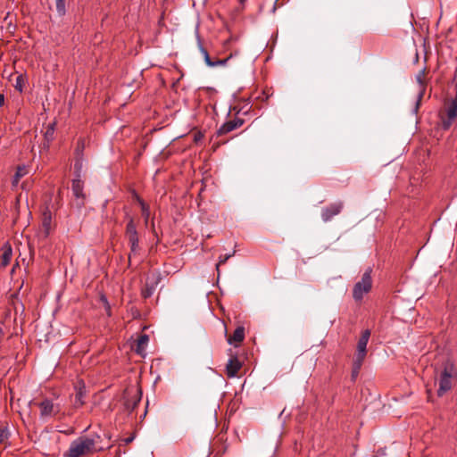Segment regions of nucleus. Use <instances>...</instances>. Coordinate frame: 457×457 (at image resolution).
Wrapping results in <instances>:
<instances>
[{
    "label": "nucleus",
    "instance_id": "13",
    "mask_svg": "<svg viewBox=\"0 0 457 457\" xmlns=\"http://www.w3.org/2000/svg\"><path fill=\"white\" fill-rule=\"evenodd\" d=\"M244 339L245 328L243 326H239L235 329L233 335L228 338V343L229 345H234L235 346H237V345L243 342Z\"/></svg>",
    "mask_w": 457,
    "mask_h": 457
},
{
    "label": "nucleus",
    "instance_id": "33",
    "mask_svg": "<svg viewBox=\"0 0 457 457\" xmlns=\"http://www.w3.org/2000/svg\"><path fill=\"white\" fill-rule=\"evenodd\" d=\"M4 104V96L0 94V107H2Z\"/></svg>",
    "mask_w": 457,
    "mask_h": 457
},
{
    "label": "nucleus",
    "instance_id": "16",
    "mask_svg": "<svg viewBox=\"0 0 457 457\" xmlns=\"http://www.w3.org/2000/svg\"><path fill=\"white\" fill-rule=\"evenodd\" d=\"M28 173H29V169L27 166H25V165L18 166L16 172L13 176L12 181V187H17L20 179L22 177H24L25 175H27Z\"/></svg>",
    "mask_w": 457,
    "mask_h": 457
},
{
    "label": "nucleus",
    "instance_id": "36",
    "mask_svg": "<svg viewBox=\"0 0 457 457\" xmlns=\"http://www.w3.org/2000/svg\"><path fill=\"white\" fill-rule=\"evenodd\" d=\"M421 97H422V93L420 94L419 99H420ZM419 102H420V100H418V102H417V106L419 105Z\"/></svg>",
    "mask_w": 457,
    "mask_h": 457
},
{
    "label": "nucleus",
    "instance_id": "40",
    "mask_svg": "<svg viewBox=\"0 0 457 457\" xmlns=\"http://www.w3.org/2000/svg\"><path fill=\"white\" fill-rule=\"evenodd\" d=\"M245 0H240L241 3H243Z\"/></svg>",
    "mask_w": 457,
    "mask_h": 457
},
{
    "label": "nucleus",
    "instance_id": "32",
    "mask_svg": "<svg viewBox=\"0 0 457 457\" xmlns=\"http://www.w3.org/2000/svg\"><path fill=\"white\" fill-rule=\"evenodd\" d=\"M423 77H424V71H421L416 77V79L418 81V83L423 87L424 85V82H423Z\"/></svg>",
    "mask_w": 457,
    "mask_h": 457
},
{
    "label": "nucleus",
    "instance_id": "8",
    "mask_svg": "<svg viewBox=\"0 0 457 457\" xmlns=\"http://www.w3.org/2000/svg\"><path fill=\"white\" fill-rule=\"evenodd\" d=\"M40 409V417L48 418L57 415L60 412V405L54 404L51 399L45 398L38 404Z\"/></svg>",
    "mask_w": 457,
    "mask_h": 457
},
{
    "label": "nucleus",
    "instance_id": "11",
    "mask_svg": "<svg viewBox=\"0 0 457 457\" xmlns=\"http://www.w3.org/2000/svg\"><path fill=\"white\" fill-rule=\"evenodd\" d=\"M71 189L73 195L77 199H81V204H83L85 200V194L83 192L84 182L81 180L80 178H75L72 179Z\"/></svg>",
    "mask_w": 457,
    "mask_h": 457
},
{
    "label": "nucleus",
    "instance_id": "23",
    "mask_svg": "<svg viewBox=\"0 0 457 457\" xmlns=\"http://www.w3.org/2000/svg\"><path fill=\"white\" fill-rule=\"evenodd\" d=\"M85 148L84 139L79 138L77 143V147L75 149V154L77 158H82L83 151Z\"/></svg>",
    "mask_w": 457,
    "mask_h": 457
},
{
    "label": "nucleus",
    "instance_id": "5",
    "mask_svg": "<svg viewBox=\"0 0 457 457\" xmlns=\"http://www.w3.org/2000/svg\"><path fill=\"white\" fill-rule=\"evenodd\" d=\"M372 269L368 268L361 276L360 281L356 282L353 288V297L356 302H361L364 295L372 288Z\"/></svg>",
    "mask_w": 457,
    "mask_h": 457
},
{
    "label": "nucleus",
    "instance_id": "9",
    "mask_svg": "<svg viewBox=\"0 0 457 457\" xmlns=\"http://www.w3.org/2000/svg\"><path fill=\"white\" fill-rule=\"evenodd\" d=\"M242 368V362L238 360L237 355L231 356L226 365V374L228 378H234L237 375Z\"/></svg>",
    "mask_w": 457,
    "mask_h": 457
},
{
    "label": "nucleus",
    "instance_id": "18",
    "mask_svg": "<svg viewBox=\"0 0 457 457\" xmlns=\"http://www.w3.org/2000/svg\"><path fill=\"white\" fill-rule=\"evenodd\" d=\"M234 129H236L235 124H233L232 120H228V121H226L225 123H223L219 128L216 134H217V136L220 137V136H223V135L229 133V132L233 131Z\"/></svg>",
    "mask_w": 457,
    "mask_h": 457
},
{
    "label": "nucleus",
    "instance_id": "3",
    "mask_svg": "<svg viewBox=\"0 0 457 457\" xmlns=\"http://www.w3.org/2000/svg\"><path fill=\"white\" fill-rule=\"evenodd\" d=\"M440 121L444 130H448L457 122V83L454 97L445 102L444 111L440 113Z\"/></svg>",
    "mask_w": 457,
    "mask_h": 457
},
{
    "label": "nucleus",
    "instance_id": "17",
    "mask_svg": "<svg viewBox=\"0 0 457 457\" xmlns=\"http://www.w3.org/2000/svg\"><path fill=\"white\" fill-rule=\"evenodd\" d=\"M135 197L141 207V212H142V216L145 219V224H147L148 219L150 217V208H149L148 204H146L145 203V201L136 193H135Z\"/></svg>",
    "mask_w": 457,
    "mask_h": 457
},
{
    "label": "nucleus",
    "instance_id": "10",
    "mask_svg": "<svg viewBox=\"0 0 457 457\" xmlns=\"http://www.w3.org/2000/svg\"><path fill=\"white\" fill-rule=\"evenodd\" d=\"M51 225H52V212L49 210L48 207H46V209L42 212V220H41V226H42V235L44 238L48 237L51 231Z\"/></svg>",
    "mask_w": 457,
    "mask_h": 457
},
{
    "label": "nucleus",
    "instance_id": "6",
    "mask_svg": "<svg viewBox=\"0 0 457 457\" xmlns=\"http://www.w3.org/2000/svg\"><path fill=\"white\" fill-rule=\"evenodd\" d=\"M370 337V331L369 329H365L362 331L361 337L357 343V349L354 354L353 361L357 362L363 363L365 357L367 355V345Z\"/></svg>",
    "mask_w": 457,
    "mask_h": 457
},
{
    "label": "nucleus",
    "instance_id": "35",
    "mask_svg": "<svg viewBox=\"0 0 457 457\" xmlns=\"http://www.w3.org/2000/svg\"><path fill=\"white\" fill-rule=\"evenodd\" d=\"M132 440H133V436H129V437H127V438H125V439H124V441H125V443H126V444H129V443H131V442H132Z\"/></svg>",
    "mask_w": 457,
    "mask_h": 457
},
{
    "label": "nucleus",
    "instance_id": "7",
    "mask_svg": "<svg viewBox=\"0 0 457 457\" xmlns=\"http://www.w3.org/2000/svg\"><path fill=\"white\" fill-rule=\"evenodd\" d=\"M344 208V203L337 201L330 204L321 210V219L324 222L330 221L335 216L338 215Z\"/></svg>",
    "mask_w": 457,
    "mask_h": 457
},
{
    "label": "nucleus",
    "instance_id": "20",
    "mask_svg": "<svg viewBox=\"0 0 457 457\" xmlns=\"http://www.w3.org/2000/svg\"><path fill=\"white\" fill-rule=\"evenodd\" d=\"M199 49H200V52L201 54H203L204 56V62L205 63L209 66V67H214V61H212L208 54V51L203 46V45L201 44V42H199Z\"/></svg>",
    "mask_w": 457,
    "mask_h": 457
},
{
    "label": "nucleus",
    "instance_id": "29",
    "mask_svg": "<svg viewBox=\"0 0 457 457\" xmlns=\"http://www.w3.org/2000/svg\"><path fill=\"white\" fill-rule=\"evenodd\" d=\"M231 55L225 58V59H218L216 61H214V67L216 66H223V65H226V63L228 62V61L230 59Z\"/></svg>",
    "mask_w": 457,
    "mask_h": 457
},
{
    "label": "nucleus",
    "instance_id": "30",
    "mask_svg": "<svg viewBox=\"0 0 457 457\" xmlns=\"http://www.w3.org/2000/svg\"><path fill=\"white\" fill-rule=\"evenodd\" d=\"M154 287H146L142 291V295L144 298H148L153 295Z\"/></svg>",
    "mask_w": 457,
    "mask_h": 457
},
{
    "label": "nucleus",
    "instance_id": "26",
    "mask_svg": "<svg viewBox=\"0 0 457 457\" xmlns=\"http://www.w3.org/2000/svg\"><path fill=\"white\" fill-rule=\"evenodd\" d=\"M140 402V396L139 397H135V399L130 402V401H127L126 403H125V406L127 409L129 410H134V408L137 405V403Z\"/></svg>",
    "mask_w": 457,
    "mask_h": 457
},
{
    "label": "nucleus",
    "instance_id": "31",
    "mask_svg": "<svg viewBox=\"0 0 457 457\" xmlns=\"http://www.w3.org/2000/svg\"><path fill=\"white\" fill-rule=\"evenodd\" d=\"M231 120H232L233 124H235L236 129L240 128L245 122V120L243 119L238 118V117H236L235 119H233Z\"/></svg>",
    "mask_w": 457,
    "mask_h": 457
},
{
    "label": "nucleus",
    "instance_id": "4",
    "mask_svg": "<svg viewBox=\"0 0 457 457\" xmlns=\"http://www.w3.org/2000/svg\"><path fill=\"white\" fill-rule=\"evenodd\" d=\"M126 218L128 219V223L126 225L125 237L130 247V253L129 255V259L130 260L132 256L139 254V237L133 217L127 214Z\"/></svg>",
    "mask_w": 457,
    "mask_h": 457
},
{
    "label": "nucleus",
    "instance_id": "19",
    "mask_svg": "<svg viewBox=\"0 0 457 457\" xmlns=\"http://www.w3.org/2000/svg\"><path fill=\"white\" fill-rule=\"evenodd\" d=\"M55 126L56 122L53 121L49 123L46 127V132H45V139L49 143L54 139V135L55 131Z\"/></svg>",
    "mask_w": 457,
    "mask_h": 457
},
{
    "label": "nucleus",
    "instance_id": "22",
    "mask_svg": "<svg viewBox=\"0 0 457 457\" xmlns=\"http://www.w3.org/2000/svg\"><path fill=\"white\" fill-rule=\"evenodd\" d=\"M82 158H76L75 163H74V173L75 178H80L81 179V171H82Z\"/></svg>",
    "mask_w": 457,
    "mask_h": 457
},
{
    "label": "nucleus",
    "instance_id": "38",
    "mask_svg": "<svg viewBox=\"0 0 457 457\" xmlns=\"http://www.w3.org/2000/svg\"><path fill=\"white\" fill-rule=\"evenodd\" d=\"M21 312H24V306L22 303H21Z\"/></svg>",
    "mask_w": 457,
    "mask_h": 457
},
{
    "label": "nucleus",
    "instance_id": "24",
    "mask_svg": "<svg viewBox=\"0 0 457 457\" xmlns=\"http://www.w3.org/2000/svg\"><path fill=\"white\" fill-rule=\"evenodd\" d=\"M65 3H66L65 0H56L55 1L56 11L61 16L64 15L66 12Z\"/></svg>",
    "mask_w": 457,
    "mask_h": 457
},
{
    "label": "nucleus",
    "instance_id": "15",
    "mask_svg": "<svg viewBox=\"0 0 457 457\" xmlns=\"http://www.w3.org/2000/svg\"><path fill=\"white\" fill-rule=\"evenodd\" d=\"M149 342V336L146 334H141L137 340L135 347V352L139 355H144L145 347Z\"/></svg>",
    "mask_w": 457,
    "mask_h": 457
},
{
    "label": "nucleus",
    "instance_id": "21",
    "mask_svg": "<svg viewBox=\"0 0 457 457\" xmlns=\"http://www.w3.org/2000/svg\"><path fill=\"white\" fill-rule=\"evenodd\" d=\"M362 363L353 361V368H352V373H351V378L353 381H355L357 377L359 376L360 370L361 369Z\"/></svg>",
    "mask_w": 457,
    "mask_h": 457
},
{
    "label": "nucleus",
    "instance_id": "34",
    "mask_svg": "<svg viewBox=\"0 0 457 457\" xmlns=\"http://www.w3.org/2000/svg\"><path fill=\"white\" fill-rule=\"evenodd\" d=\"M102 300H103V301L104 302V303L106 304V306H107V310H108V311H110V305H109V303H108V301H107L106 297H105V296H102Z\"/></svg>",
    "mask_w": 457,
    "mask_h": 457
},
{
    "label": "nucleus",
    "instance_id": "27",
    "mask_svg": "<svg viewBox=\"0 0 457 457\" xmlns=\"http://www.w3.org/2000/svg\"><path fill=\"white\" fill-rule=\"evenodd\" d=\"M234 253L235 252H233L232 253H228V254H224V255H220V256L219 262L216 265V269H217L218 271H219L220 265L225 263L234 254Z\"/></svg>",
    "mask_w": 457,
    "mask_h": 457
},
{
    "label": "nucleus",
    "instance_id": "12",
    "mask_svg": "<svg viewBox=\"0 0 457 457\" xmlns=\"http://www.w3.org/2000/svg\"><path fill=\"white\" fill-rule=\"evenodd\" d=\"M2 254H1V266L6 267L9 265L12 256V248L9 242H5L2 248Z\"/></svg>",
    "mask_w": 457,
    "mask_h": 457
},
{
    "label": "nucleus",
    "instance_id": "37",
    "mask_svg": "<svg viewBox=\"0 0 457 457\" xmlns=\"http://www.w3.org/2000/svg\"><path fill=\"white\" fill-rule=\"evenodd\" d=\"M13 308H14L15 312H18V306H17V304H14V307H13Z\"/></svg>",
    "mask_w": 457,
    "mask_h": 457
},
{
    "label": "nucleus",
    "instance_id": "14",
    "mask_svg": "<svg viewBox=\"0 0 457 457\" xmlns=\"http://www.w3.org/2000/svg\"><path fill=\"white\" fill-rule=\"evenodd\" d=\"M76 395L74 405L76 408L81 407L84 404L83 398L86 395V386L83 382H79L78 386H76Z\"/></svg>",
    "mask_w": 457,
    "mask_h": 457
},
{
    "label": "nucleus",
    "instance_id": "25",
    "mask_svg": "<svg viewBox=\"0 0 457 457\" xmlns=\"http://www.w3.org/2000/svg\"><path fill=\"white\" fill-rule=\"evenodd\" d=\"M23 86H24V79H23L22 75H18L15 79L14 87L19 92H22Z\"/></svg>",
    "mask_w": 457,
    "mask_h": 457
},
{
    "label": "nucleus",
    "instance_id": "39",
    "mask_svg": "<svg viewBox=\"0 0 457 457\" xmlns=\"http://www.w3.org/2000/svg\"><path fill=\"white\" fill-rule=\"evenodd\" d=\"M3 334V329L0 328V335Z\"/></svg>",
    "mask_w": 457,
    "mask_h": 457
},
{
    "label": "nucleus",
    "instance_id": "2",
    "mask_svg": "<svg viewBox=\"0 0 457 457\" xmlns=\"http://www.w3.org/2000/svg\"><path fill=\"white\" fill-rule=\"evenodd\" d=\"M96 440L88 436H79L71 442L70 448L64 453V457H81L97 451Z\"/></svg>",
    "mask_w": 457,
    "mask_h": 457
},
{
    "label": "nucleus",
    "instance_id": "28",
    "mask_svg": "<svg viewBox=\"0 0 457 457\" xmlns=\"http://www.w3.org/2000/svg\"><path fill=\"white\" fill-rule=\"evenodd\" d=\"M8 438V430L6 428H0V444Z\"/></svg>",
    "mask_w": 457,
    "mask_h": 457
},
{
    "label": "nucleus",
    "instance_id": "1",
    "mask_svg": "<svg viewBox=\"0 0 457 457\" xmlns=\"http://www.w3.org/2000/svg\"><path fill=\"white\" fill-rule=\"evenodd\" d=\"M435 374L439 385L436 394L442 397L452 389L453 381L457 379V369L454 361L446 358L440 366L435 367Z\"/></svg>",
    "mask_w": 457,
    "mask_h": 457
}]
</instances>
